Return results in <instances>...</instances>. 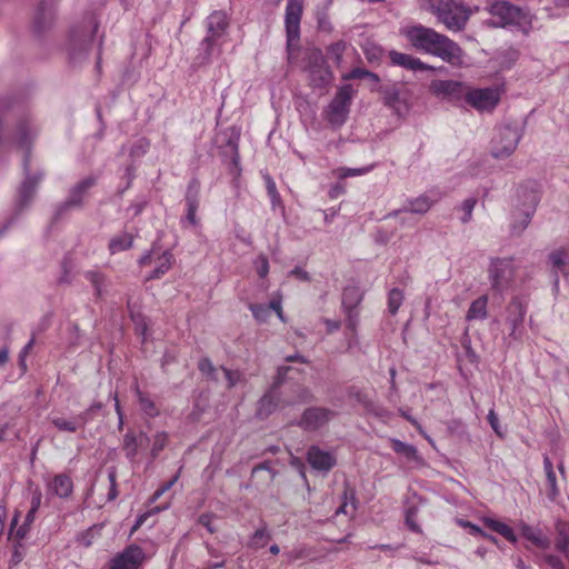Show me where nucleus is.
Wrapping results in <instances>:
<instances>
[{
    "label": "nucleus",
    "mask_w": 569,
    "mask_h": 569,
    "mask_svg": "<svg viewBox=\"0 0 569 569\" xmlns=\"http://www.w3.org/2000/svg\"><path fill=\"white\" fill-rule=\"evenodd\" d=\"M400 33L418 51L438 57L453 67L465 64V52L460 46L432 28L415 24L401 28Z\"/></svg>",
    "instance_id": "obj_1"
},
{
    "label": "nucleus",
    "mask_w": 569,
    "mask_h": 569,
    "mask_svg": "<svg viewBox=\"0 0 569 569\" xmlns=\"http://www.w3.org/2000/svg\"><path fill=\"white\" fill-rule=\"evenodd\" d=\"M34 136L36 130L32 129L28 122L22 121L17 127L13 141L19 148L26 149V151H28ZM23 172L24 180L22 181L18 190V198L16 204L19 211H22L31 203V201L34 198L37 188L43 178V173L41 171H37L33 174L30 173L28 152H26L23 158Z\"/></svg>",
    "instance_id": "obj_2"
},
{
    "label": "nucleus",
    "mask_w": 569,
    "mask_h": 569,
    "mask_svg": "<svg viewBox=\"0 0 569 569\" xmlns=\"http://www.w3.org/2000/svg\"><path fill=\"white\" fill-rule=\"evenodd\" d=\"M427 10L437 18L451 32L463 30L472 11L462 1L458 0H426Z\"/></svg>",
    "instance_id": "obj_3"
},
{
    "label": "nucleus",
    "mask_w": 569,
    "mask_h": 569,
    "mask_svg": "<svg viewBox=\"0 0 569 569\" xmlns=\"http://www.w3.org/2000/svg\"><path fill=\"white\" fill-rule=\"evenodd\" d=\"M491 16L490 24L493 27H519L526 28L531 23L527 11L507 0H498L488 7Z\"/></svg>",
    "instance_id": "obj_4"
},
{
    "label": "nucleus",
    "mask_w": 569,
    "mask_h": 569,
    "mask_svg": "<svg viewBox=\"0 0 569 569\" xmlns=\"http://www.w3.org/2000/svg\"><path fill=\"white\" fill-rule=\"evenodd\" d=\"M517 194L521 200V207L513 214L511 230L515 234H520L529 226L540 196L536 183H531L530 188L521 186L517 190Z\"/></svg>",
    "instance_id": "obj_5"
},
{
    "label": "nucleus",
    "mask_w": 569,
    "mask_h": 569,
    "mask_svg": "<svg viewBox=\"0 0 569 569\" xmlns=\"http://www.w3.org/2000/svg\"><path fill=\"white\" fill-rule=\"evenodd\" d=\"M207 34L202 39L200 46L203 50L204 58L209 59L223 43V38L227 34L229 21L226 12L218 10L213 11L206 20Z\"/></svg>",
    "instance_id": "obj_6"
},
{
    "label": "nucleus",
    "mask_w": 569,
    "mask_h": 569,
    "mask_svg": "<svg viewBox=\"0 0 569 569\" xmlns=\"http://www.w3.org/2000/svg\"><path fill=\"white\" fill-rule=\"evenodd\" d=\"M352 93L353 90L350 84L341 86L323 110V117L332 128H341L346 123L350 111Z\"/></svg>",
    "instance_id": "obj_7"
},
{
    "label": "nucleus",
    "mask_w": 569,
    "mask_h": 569,
    "mask_svg": "<svg viewBox=\"0 0 569 569\" xmlns=\"http://www.w3.org/2000/svg\"><path fill=\"white\" fill-rule=\"evenodd\" d=\"M98 30V23L93 17L74 26L69 33L68 51L72 60H78L90 47L92 38Z\"/></svg>",
    "instance_id": "obj_8"
},
{
    "label": "nucleus",
    "mask_w": 569,
    "mask_h": 569,
    "mask_svg": "<svg viewBox=\"0 0 569 569\" xmlns=\"http://www.w3.org/2000/svg\"><path fill=\"white\" fill-rule=\"evenodd\" d=\"M522 130L518 124H505L496 129L492 138L491 154L497 158H507L513 153L520 139Z\"/></svg>",
    "instance_id": "obj_9"
},
{
    "label": "nucleus",
    "mask_w": 569,
    "mask_h": 569,
    "mask_svg": "<svg viewBox=\"0 0 569 569\" xmlns=\"http://www.w3.org/2000/svg\"><path fill=\"white\" fill-rule=\"evenodd\" d=\"M305 61V70L308 72L310 84L313 88H323L330 83L332 72L320 49L313 48L308 50Z\"/></svg>",
    "instance_id": "obj_10"
},
{
    "label": "nucleus",
    "mask_w": 569,
    "mask_h": 569,
    "mask_svg": "<svg viewBox=\"0 0 569 569\" xmlns=\"http://www.w3.org/2000/svg\"><path fill=\"white\" fill-rule=\"evenodd\" d=\"M305 0H288L284 12V27L287 48L289 52L300 39V22L303 13Z\"/></svg>",
    "instance_id": "obj_11"
},
{
    "label": "nucleus",
    "mask_w": 569,
    "mask_h": 569,
    "mask_svg": "<svg viewBox=\"0 0 569 569\" xmlns=\"http://www.w3.org/2000/svg\"><path fill=\"white\" fill-rule=\"evenodd\" d=\"M466 102L478 111H492L501 98V89L497 86L471 88L467 90Z\"/></svg>",
    "instance_id": "obj_12"
},
{
    "label": "nucleus",
    "mask_w": 569,
    "mask_h": 569,
    "mask_svg": "<svg viewBox=\"0 0 569 569\" xmlns=\"http://www.w3.org/2000/svg\"><path fill=\"white\" fill-rule=\"evenodd\" d=\"M515 267L511 258H497L491 261L489 278L497 291L506 289L513 279Z\"/></svg>",
    "instance_id": "obj_13"
},
{
    "label": "nucleus",
    "mask_w": 569,
    "mask_h": 569,
    "mask_svg": "<svg viewBox=\"0 0 569 569\" xmlns=\"http://www.w3.org/2000/svg\"><path fill=\"white\" fill-rule=\"evenodd\" d=\"M526 312L527 303L519 297H515L507 307L506 323L509 327V337L513 340H518L522 336Z\"/></svg>",
    "instance_id": "obj_14"
},
{
    "label": "nucleus",
    "mask_w": 569,
    "mask_h": 569,
    "mask_svg": "<svg viewBox=\"0 0 569 569\" xmlns=\"http://www.w3.org/2000/svg\"><path fill=\"white\" fill-rule=\"evenodd\" d=\"M336 412L322 407H311L303 411L299 426L307 431H315L326 426Z\"/></svg>",
    "instance_id": "obj_15"
},
{
    "label": "nucleus",
    "mask_w": 569,
    "mask_h": 569,
    "mask_svg": "<svg viewBox=\"0 0 569 569\" xmlns=\"http://www.w3.org/2000/svg\"><path fill=\"white\" fill-rule=\"evenodd\" d=\"M143 557L144 552L141 547L130 545L110 560L109 569H138Z\"/></svg>",
    "instance_id": "obj_16"
},
{
    "label": "nucleus",
    "mask_w": 569,
    "mask_h": 569,
    "mask_svg": "<svg viewBox=\"0 0 569 569\" xmlns=\"http://www.w3.org/2000/svg\"><path fill=\"white\" fill-rule=\"evenodd\" d=\"M439 199L440 194L433 191L420 194L416 198H409L400 210L391 212L390 216H397L399 212L425 214L439 201Z\"/></svg>",
    "instance_id": "obj_17"
},
{
    "label": "nucleus",
    "mask_w": 569,
    "mask_h": 569,
    "mask_svg": "<svg viewBox=\"0 0 569 569\" xmlns=\"http://www.w3.org/2000/svg\"><path fill=\"white\" fill-rule=\"evenodd\" d=\"M469 86L455 80H435L430 89L436 96L447 98L449 100H460L467 98Z\"/></svg>",
    "instance_id": "obj_18"
},
{
    "label": "nucleus",
    "mask_w": 569,
    "mask_h": 569,
    "mask_svg": "<svg viewBox=\"0 0 569 569\" xmlns=\"http://www.w3.org/2000/svg\"><path fill=\"white\" fill-rule=\"evenodd\" d=\"M307 461L312 469L320 472H329L337 463L335 455L318 446H311L307 452Z\"/></svg>",
    "instance_id": "obj_19"
},
{
    "label": "nucleus",
    "mask_w": 569,
    "mask_h": 569,
    "mask_svg": "<svg viewBox=\"0 0 569 569\" xmlns=\"http://www.w3.org/2000/svg\"><path fill=\"white\" fill-rule=\"evenodd\" d=\"M389 59L392 66L401 67L410 71H433L435 68L422 62L419 58L396 50L389 51Z\"/></svg>",
    "instance_id": "obj_20"
},
{
    "label": "nucleus",
    "mask_w": 569,
    "mask_h": 569,
    "mask_svg": "<svg viewBox=\"0 0 569 569\" xmlns=\"http://www.w3.org/2000/svg\"><path fill=\"white\" fill-rule=\"evenodd\" d=\"M383 103L393 110L399 117H405L409 112V104L401 99L400 91L395 86L381 88Z\"/></svg>",
    "instance_id": "obj_21"
},
{
    "label": "nucleus",
    "mask_w": 569,
    "mask_h": 569,
    "mask_svg": "<svg viewBox=\"0 0 569 569\" xmlns=\"http://www.w3.org/2000/svg\"><path fill=\"white\" fill-rule=\"evenodd\" d=\"M49 420L59 431L70 433H74L78 430L83 429L86 425L89 423V418H86L80 413L70 418L52 415Z\"/></svg>",
    "instance_id": "obj_22"
},
{
    "label": "nucleus",
    "mask_w": 569,
    "mask_h": 569,
    "mask_svg": "<svg viewBox=\"0 0 569 569\" xmlns=\"http://www.w3.org/2000/svg\"><path fill=\"white\" fill-rule=\"evenodd\" d=\"M96 183L93 177H87L78 182L70 191V194L61 209H70L80 207L87 196L88 190Z\"/></svg>",
    "instance_id": "obj_23"
},
{
    "label": "nucleus",
    "mask_w": 569,
    "mask_h": 569,
    "mask_svg": "<svg viewBox=\"0 0 569 569\" xmlns=\"http://www.w3.org/2000/svg\"><path fill=\"white\" fill-rule=\"evenodd\" d=\"M187 214L186 220L194 226L197 223V210L199 207V182L197 180L190 181L186 193Z\"/></svg>",
    "instance_id": "obj_24"
},
{
    "label": "nucleus",
    "mask_w": 569,
    "mask_h": 569,
    "mask_svg": "<svg viewBox=\"0 0 569 569\" xmlns=\"http://www.w3.org/2000/svg\"><path fill=\"white\" fill-rule=\"evenodd\" d=\"M48 490L51 495L64 499L71 496L73 491V482L71 478L67 475H57L48 483Z\"/></svg>",
    "instance_id": "obj_25"
},
{
    "label": "nucleus",
    "mask_w": 569,
    "mask_h": 569,
    "mask_svg": "<svg viewBox=\"0 0 569 569\" xmlns=\"http://www.w3.org/2000/svg\"><path fill=\"white\" fill-rule=\"evenodd\" d=\"M549 260L551 262L552 270L556 273V278L553 281V292L558 293V291H559L558 273L562 274L565 271H567L569 269V257L565 250L558 249V250L552 251L549 254Z\"/></svg>",
    "instance_id": "obj_26"
},
{
    "label": "nucleus",
    "mask_w": 569,
    "mask_h": 569,
    "mask_svg": "<svg viewBox=\"0 0 569 569\" xmlns=\"http://www.w3.org/2000/svg\"><path fill=\"white\" fill-rule=\"evenodd\" d=\"M488 296L482 295L473 300L467 311L466 320H485L488 317Z\"/></svg>",
    "instance_id": "obj_27"
},
{
    "label": "nucleus",
    "mask_w": 569,
    "mask_h": 569,
    "mask_svg": "<svg viewBox=\"0 0 569 569\" xmlns=\"http://www.w3.org/2000/svg\"><path fill=\"white\" fill-rule=\"evenodd\" d=\"M132 243L133 236L124 231L113 236L109 241L108 248L111 254H116L130 249Z\"/></svg>",
    "instance_id": "obj_28"
},
{
    "label": "nucleus",
    "mask_w": 569,
    "mask_h": 569,
    "mask_svg": "<svg viewBox=\"0 0 569 569\" xmlns=\"http://www.w3.org/2000/svg\"><path fill=\"white\" fill-rule=\"evenodd\" d=\"M483 523L487 528L501 535L508 541H510L512 543H515L517 541V537H516L513 530L507 523L501 522L496 519H492V518H483Z\"/></svg>",
    "instance_id": "obj_29"
},
{
    "label": "nucleus",
    "mask_w": 569,
    "mask_h": 569,
    "mask_svg": "<svg viewBox=\"0 0 569 569\" xmlns=\"http://www.w3.org/2000/svg\"><path fill=\"white\" fill-rule=\"evenodd\" d=\"M520 532L522 537L531 541L537 547L547 548L549 546V540L541 533L539 529H536L527 523H521Z\"/></svg>",
    "instance_id": "obj_30"
},
{
    "label": "nucleus",
    "mask_w": 569,
    "mask_h": 569,
    "mask_svg": "<svg viewBox=\"0 0 569 569\" xmlns=\"http://www.w3.org/2000/svg\"><path fill=\"white\" fill-rule=\"evenodd\" d=\"M173 261V256L169 251L162 252L158 256L156 261V267L153 271L150 273L148 279H157L163 276L171 268Z\"/></svg>",
    "instance_id": "obj_31"
},
{
    "label": "nucleus",
    "mask_w": 569,
    "mask_h": 569,
    "mask_svg": "<svg viewBox=\"0 0 569 569\" xmlns=\"http://www.w3.org/2000/svg\"><path fill=\"white\" fill-rule=\"evenodd\" d=\"M277 407V397L274 390L268 391L259 401L257 415L260 418L268 417Z\"/></svg>",
    "instance_id": "obj_32"
},
{
    "label": "nucleus",
    "mask_w": 569,
    "mask_h": 569,
    "mask_svg": "<svg viewBox=\"0 0 569 569\" xmlns=\"http://www.w3.org/2000/svg\"><path fill=\"white\" fill-rule=\"evenodd\" d=\"M362 293L358 287H347L342 293V307L345 310H356L361 302Z\"/></svg>",
    "instance_id": "obj_33"
},
{
    "label": "nucleus",
    "mask_w": 569,
    "mask_h": 569,
    "mask_svg": "<svg viewBox=\"0 0 569 569\" xmlns=\"http://www.w3.org/2000/svg\"><path fill=\"white\" fill-rule=\"evenodd\" d=\"M140 450L141 448L139 446L138 435L132 431H128L123 437V451L126 457L130 461H133Z\"/></svg>",
    "instance_id": "obj_34"
},
{
    "label": "nucleus",
    "mask_w": 569,
    "mask_h": 569,
    "mask_svg": "<svg viewBox=\"0 0 569 569\" xmlns=\"http://www.w3.org/2000/svg\"><path fill=\"white\" fill-rule=\"evenodd\" d=\"M543 469L547 477V482L549 487V497L555 499L559 495V489L557 486V477L553 470L552 462L549 457L543 458Z\"/></svg>",
    "instance_id": "obj_35"
},
{
    "label": "nucleus",
    "mask_w": 569,
    "mask_h": 569,
    "mask_svg": "<svg viewBox=\"0 0 569 569\" xmlns=\"http://www.w3.org/2000/svg\"><path fill=\"white\" fill-rule=\"evenodd\" d=\"M271 539V535L266 525L258 528L250 538L249 547L253 549L263 548Z\"/></svg>",
    "instance_id": "obj_36"
},
{
    "label": "nucleus",
    "mask_w": 569,
    "mask_h": 569,
    "mask_svg": "<svg viewBox=\"0 0 569 569\" xmlns=\"http://www.w3.org/2000/svg\"><path fill=\"white\" fill-rule=\"evenodd\" d=\"M391 447L395 452L403 456L408 460H417L418 459V451H417L416 447H413L411 445L402 442L398 439H391Z\"/></svg>",
    "instance_id": "obj_37"
},
{
    "label": "nucleus",
    "mask_w": 569,
    "mask_h": 569,
    "mask_svg": "<svg viewBox=\"0 0 569 569\" xmlns=\"http://www.w3.org/2000/svg\"><path fill=\"white\" fill-rule=\"evenodd\" d=\"M136 392L141 410L149 417H156L159 413L156 403L140 391L138 387L136 388Z\"/></svg>",
    "instance_id": "obj_38"
},
{
    "label": "nucleus",
    "mask_w": 569,
    "mask_h": 569,
    "mask_svg": "<svg viewBox=\"0 0 569 569\" xmlns=\"http://www.w3.org/2000/svg\"><path fill=\"white\" fill-rule=\"evenodd\" d=\"M375 168L373 164H370V166H366V167H361V168H347V167H340L338 168L335 173L340 178V179H346V178H349V177H358V176H363V174H367L369 173L370 171H372V169Z\"/></svg>",
    "instance_id": "obj_39"
},
{
    "label": "nucleus",
    "mask_w": 569,
    "mask_h": 569,
    "mask_svg": "<svg viewBox=\"0 0 569 569\" xmlns=\"http://www.w3.org/2000/svg\"><path fill=\"white\" fill-rule=\"evenodd\" d=\"M19 521V512H17L11 521L10 525V536H12L16 540L21 541L24 539L30 530L29 525L23 522L21 526H19L17 529H14Z\"/></svg>",
    "instance_id": "obj_40"
},
{
    "label": "nucleus",
    "mask_w": 569,
    "mask_h": 569,
    "mask_svg": "<svg viewBox=\"0 0 569 569\" xmlns=\"http://www.w3.org/2000/svg\"><path fill=\"white\" fill-rule=\"evenodd\" d=\"M347 315V329L351 332V338L348 340V348L357 343L356 330L358 326V313L356 310H345Z\"/></svg>",
    "instance_id": "obj_41"
},
{
    "label": "nucleus",
    "mask_w": 569,
    "mask_h": 569,
    "mask_svg": "<svg viewBox=\"0 0 569 569\" xmlns=\"http://www.w3.org/2000/svg\"><path fill=\"white\" fill-rule=\"evenodd\" d=\"M168 443V433L164 431H158L152 437L151 457L156 458L166 448Z\"/></svg>",
    "instance_id": "obj_42"
},
{
    "label": "nucleus",
    "mask_w": 569,
    "mask_h": 569,
    "mask_svg": "<svg viewBox=\"0 0 569 569\" xmlns=\"http://www.w3.org/2000/svg\"><path fill=\"white\" fill-rule=\"evenodd\" d=\"M403 293L400 289L393 288L388 295V309L391 315H396L402 305Z\"/></svg>",
    "instance_id": "obj_43"
},
{
    "label": "nucleus",
    "mask_w": 569,
    "mask_h": 569,
    "mask_svg": "<svg viewBox=\"0 0 569 569\" xmlns=\"http://www.w3.org/2000/svg\"><path fill=\"white\" fill-rule=\"evenodd\" d=\"M363 78H368L375 82L379 81V77L376 73H373L369 70L362 69V68H353L350 72L342 76L343 80L363 79Z\"/></svg>",
    "instance_id": "obj_44"
},
{
    "label": "nucleus",
    "mask_w": 569,
    "mask_h": 569,
    "mask_svg": "<svg viewBox=\"0 0 569 569\" xmlns=\"http://www.w3.org/2000/svg\"><path fill=\"white\" fill-rule=\"evenodd\" d=\"M198 368L202 375H204L213 380H219V373H221L220 369L214 368V366L210 359H208V358L200 359V361L198 363Z\"/></svg>",
    "instance_id": "obj_45"
},
{
    "label": "nucleus",
    "mask_w": 569,
    "mask_h": 569,
    "mask_svg": "<svg viewBox=\"0 0 569 569\" xmlns=\"http://www.w3.org/2000/svg\"><path fill=\"white\" fill-rule=\"evenodd\" d=\"M254 319L259 322H266L270 317V307L261 303H251L249 306Z\"/></svg>",
    "instance_id": "obj_46"
},
{
    "label": "nucleus",
    "mask_w": 569,
    "mask_h": 569,
    "mask_svg": "<svg viewBox=\"0 0 569 569\" xmlns=\"http://www.w3.org/2000/svg\"><path fill=\"white\" fill-rule=\"evenodd\" d=\"M84 277L93 286L97 296H101L103 292V281H104L103 276L98 271L89 270L84 273Z\"/></svg>",
    "instance_id": "obj_47"
},
{
    "label": "nucleus",
    "mask_w": 569,
    "mask_h": 569,
    "mask_svg": "<svg viewBox=\"0 0 569 569\" xmlns=\"http://www.w3.org/2000/svg\"><path fill=\"white\" fill-rule=\"evenodd\" d=\"M475 206H476V199H473V198L466 199L461 203L460 210L462 211V216L460 217V220L462 223H467L471 220Z\"/></svg>",
    "instance_id": "obj_48"
},
{
    "label": "nucleus",
    "mask_w": 569,
    "mask_h": 569,
    "mask_svg": "<svg viewBox=\"0 0 569 569\" xmlns=\"http://www.w3.org/2000/svg\"><path fill=\"white\" fill-rule=\"evenodd\" d=\"M254 269L258 276L263 279L269 273V261L264 254H259L253 261Z\"/></svg>",
    "instance_id": "obj_49"
},
{
    "label": "nucleus",
    "mask_w": 569,
    "mask_h": 569,
    "mask_svg": "<svg viewBox=\"0 0 569 569\" xmlns=\"http://www.w3.org/2000/svg\"><path fill=\"white\" fill-rule=\"evenodd\" d=\"M220 372L223 378L227 380L228 388L234 387L238 382L242 380L243 375L240 371H232L224 367L220 368Z\"/></svg>",
    "instance_id": "obj_50"
},
{
    "label": "nucleus",
    "mask_w": 569,
    "mask_h": 569,
    "mask_svg": "<svg viewBox=\"0 0 569 569\" xmlns=\"http://www.w3.org/2000/svg\"><path fill=\"white\" fill-rule=\"evenodd\" d=\"M556 549L565 555L569 552V533L565 530H560L556 538Z\"/></svg>",
    "instance_id": "obj_51"
},
{
    "label": "nucleus",
    "mask_w": 569,
    "mask_h": 569,
    "mask_svg": "<svg viewBox=\"0 0 569 569\" xmlns=\"http://www.w3.org/2000/svg\"><path fill=\"white\" fill-rule=\"evenodd\" d=\"M108 479H109V483H110L109 491H108V501H112L118 497L116 468H110L108 470Z\"/></svg>",
    "instance_id": "obj_52"
},
{
    "label": "nucleus",
    "mask_w": 569,
    "mask_h": 569,
    "mask_svg": "<svg viewBox=\"0 0 569 569\" xmlns=\"http://www.w3.org/2000/svg\"><path fill=\"white\" fill-rule=\"evenodd\" d=\"M345 49H346V42L338 41V42H335L329 46L328 53L332 57V59L337 63H340Z\"/></svg>",
    "instance_id": "obj_53"
},
{
    "label": "nucleus",
    "mask_w": 569,
    "mask_h": 569,
    "mask_svg": "<svg viewBox=\"0 0 569 569\" xmlns=\"http://www.w3.org/2000/svg\"><path fill=\"white\" fill-rule=\"evenodd\" d=\"M149 149V142L146 139L137 140L130 149L131 157H141L147 153Z\"/></svg>",
    "instance_id": "obj_54"
},
{
    "label": "nucleus",
    "mask_w": 569,
    "mask_h": 569,
    "mask_svg": "<svg viewBox=\"0 0 569 569\" xmlns=\"http://www.w3.org/2000/svg\"><path fill=\"white\" fill-rule=\"evenodd\" d=\"M179 479V472L176 473L169 481H167L166 483H163L160 488H158L152 498H151V502H154L156 500H158L164 492H167L168 490H170L173 485L178 481Z\"/></svg>",
    "instance_id": "obj_55"
},
{
    "label": "nucleus",
    "mask_w": 569,
    "mask_h": 569,
    "mask_svg": "<svg viewBox=\"0 0 569 569\" xmlns=\"http://www.w3.org/2000/svg\"><path fill=\"white\" fill-rule=\"evenodd\" d=\"M488 422L490 425V427L492 428V430L499 436V437H502L503 436V432L501 430V426H500V422H499V419H498V416L496 413V411L493 409H490L489 412H488Z\"/></svg>",
    "instance_id": "obj_56"
},
{
    "label": "nucleus",
    "mask_w": 569,
    "mask_h": 569,
    "mask_svg": "<svg viewBox=\"0 0 569 569\" xmlns=\"http://www.w3.org/2000/svg\"><path fill=\"white\" fill-rule=\"evenodd\" d=\"M309 555H310L309 551L305 547L293 548L291 551H289L287 553L288 559L290 561H296V560H299V559H303V558L308 557Z\"/></svg>",
    "instance_id": "obj_57"
},
{
    "label": "nucleus",
    "mask_w": 569,
    "mask_h": 569,
    "mask_svg": "<svg viewBox=\"0 0 569 569\" xmlns=\"http://www.w3.org/2000/svg\"><path fill=\"white\" fill-rule=\"evenodd\" d=\"M267 188H268V194L270 197L272 207L274 208V207L279 206L281 203V200H280V196L277 191L274 182L269 180Z\"/></svg>",
    "instance_id": "obj_58"
},
{
    "label": "nucleus",
    "mask_w": 569,
    "mask_h": 569,
    "mask_svg": "<svg viewBox=\"0 0 569 569\" xmlns=\"http://www.w3.org/2000/svg\"><path fill=\"white\" fill-rule=\"evenodd\" d=\"M543 559L548 566H550L552 569H565V565L560 557L556 555H545Z\"/></svg>",
    "instance_id": "obj_59"
},
{
    "label": "nucleus",
    "mask_w": 569,
    "mask_h": 569,
    "mask_svg": "<svg viewBox=\"0 0 569 569\" xmlns=\"http://www.w3.org/2000/svg\"><path fill=\"white\" fill-rule=\"evenodd\" d=\"M356 510V506H355V502L352 501L350 505L349 502L347 501V493H345V500L342 501V503L339 506V508L336 510V516H339L341 513L343 515H352Z\"/></svg>",
    "instance_id": "obj_60"
},
{
    "label": "nucleus",
    "mask_w": 569,
    "mask_h": 569,
    "mask_svg": "<svg viewBox=\"0 0 569 569\" xmlns=\"http://www.w3.org/2000/svg\"><path fill=\"white\" fill-rule=\"evenodd\" d=\"M213 519L214 516L210 513H203L199 517V523L203 526L210 533H213L217 530L212 525Z\"/></svg>",
    "instance_id": "obj_61"
},
{
    "label": "nucleus",
    "mask_w": 569,
    "mask_h": 569,
    "mask_svg": "<svg viewBox=\"0 0 569 569\" xmlns=\"http://www.w3.org/2000/svg\"><path fill=\"white\" fill-rule=\"evenodd\" d=\"M41 501H42V492L40 491L39 488H36L31 493L30 509L38 511L41 506Z\"/></svg>",
    "instance_id": "obj_62"
},
{
    "label": "nucleus",
    "mask_w": 569,
    "mask_h": 569,
    "mask_svg": "<svg viewBox=\"0 0 569 569\" xmlns=\"http://www.w3.org/2000/svg\"><path fill=\"white\" fill-rule=\"evenodd\" d=\"M132 320L134 321L136 323V328L137 330L143 336L146 337V333H147V323H146V320L143 317L139 316V315H132Z\"/></svg>",
    "instance_id": "obj_63"
},
{
    "label": "nucleus",
    "mask_w": 569,
    "mask_h": 569,
    "mask_svg": "<svg viewBox=\"0 0 569 569\" xmlns=\"http://www.w3.org/2000/svg\"><path fill=\"white\" fill-rule=\"evenodd\" d=\"M413 517H415L413 510H408L407 515H406V523L411 531L420 532V528H419L418 523L415 521Z\"/></svg>",
    "instance_id": "obj_64"
}]
</instances>
